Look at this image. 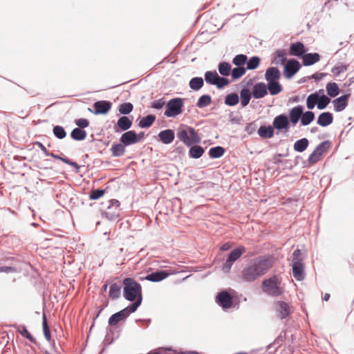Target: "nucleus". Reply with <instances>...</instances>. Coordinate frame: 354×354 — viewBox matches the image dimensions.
Wrapping results in <instances>:
<instances>
[{
    "label": "nucleus",
    "instance_id": "obj_26",
    "mask_svg": "<svg viewBox=\"0 0 354 354\" xmlns=\"http://www.w3.org/2000/svg\"><path fill=\"white\" fill-rule=\"evenodd\" d=\"M112 156L114 157H119L123 156L126 151L125 145L122 142L118 144H114L111 148Z\"/></svg>",
    "mask_w": 354,
    "mask_h": 354
},
{
    "label": "nucleus",
    "instance_id": "obj_11",
    "mask_svg": "<svg viewBox=\"0 0 354 354\" xmlns=\"http://www.w3.org/2000/svg\"><path fill=\"white\" fill-rule=\"evenodd\" d=\"M94 113L98 114H106L111 108V103L109 101L100 100L94 103Z\"/></svg>",
    "mask_w": 354,
    "mask_h": 354
},
{
    "label": "nucleus",
    "instance_id": "obj_63",
    "mask_svg": "<svg viewBox=\"0 0 354 354\" xmlns=\"http://www.w3.org/2000/svg\"><path fill=\"white\" fill-rule=\"evenodd\" d=\"M36 145L41 149V150L46 155L49 156L50 153H48V151L47 150L46 147L41 142H37Z\"/></svg>",
    "mask_w": 354,
    "mask_h": 354
},
{
    "label": "nucleus",
    "instance_id": "obj_21",
    "mask_svg": "<svg viewBox=\"0 0 354 354\" xmlns=\"http://www.w3.org/2000/svg\"><path fill=\"white\" fill-rule=\"evenodd\" d=\"M169 275V273L165 270L157 271L147 275L145 279L153 282H158L166 279Z\"/></svg>",
    "mask_w": 354,
    "mask_h": 354
},
{
    "label": "nucleus",
    "instance_id": "obj_47",
    "mask_svg": "<svg viewBox=\"0 0 354 354\" xmlns=\"http://www.w3.org/2000/svg\"><path fill=\"white\" fill-rule=\"evenodd\" d=\"M330 143L328 141H324L321 142L314 150L318 153H320V156H322V155L326 153L328 149L330 148Z\"/></svg>",
    "mask_w": 354,
    "mask_h": 354
},
{
    "label": "nucleus",
    "instance_id": "obj_24",
    "mask_svg": "<svg viewBox=\"0 0 354 354\" xmlns=\"http://www.w3.org/2000/svg\"><path fill=\"white\" fill-rule=\"evenodd\" d=\"M158 136L161 142L164 144H170L174 140L175 134L173 130L167 129L160 131Z\"/></svg>",
    "mask_w": 354,
    "mask_h": 354
},
{
    "label": "nucleus",
    "instance_id": "obj_42",
    "mask_svg": "<svg viewBox=\"0 0 354 354\" xmlns=\"http://www.w3.org/2000/svg\"><path fill=\"white\" fill-rule=\"evenodd\" d=\"M211 103H212L211 97L208 95H203L199 97L196 105L199 108H203V107L209 106Z\"/></svg>",
    "mask_w": 354,
    "mask_h": 354
},
{
    "label": "nucleus",
    "instance_id": "obj_18",
    "mask_svg": "<svg viewBox=\"0 0 354 354\" xmlns=\"http://www.w3.org/2000/svg\"><path fill=\"white\" fill-rule=\"evenodd\" d=\"M136 138V133L134 131H129L122 135L120 142L125 146L131 145L138 142Z\"/></svg>",
    "mask_w": 354,
    "mask_h": 354
},
{
    "label": "nucleus",
    "instance_id": "obj_9",
    "mask_svg": "<svg viewBox=\"0 0 354 354\" xmlns=\"http://www.w3.org/2000/svg\"><path fill=\"white\" fill-rule=\"evenodd\" d=\"M216 302L223 308H229L232 305V297L227 291H221L216 297Z\"/></svg>",
    "mask_w": 354,
    "mask_h": 354
},
{
    "label": "nucleus",
    "instance_id": "obj_38",
    "mask_svg": "<svg viewBox=\"0 0 354 354\" xmlns=\"http://www.w3.org/2000/svg\"><path fill=\"white\" fill-rule=\"evenodd\" d=\"M225 153V149L222 147H214L209 149V155L212 158L221 157Z\"/></svg>",
    "mask_w": 354,
    "mask_h": 354
},
{
    "label": "nucleus",
    "instance_id": "obj_1",
    "mask_svg": "<svg viewBox=\"0 0 354 354\" xmlns=\"http://www.w3.org/2000/svg\"><path fill=\"white\" fill-rule=\"evenodd\" d=\"M273 260L271 257H259L245 267L241 271L242 280L252 282L264 275L272 266Z\"/></svg>",
    "mask_w": 354,
    "mask_h": 354
},
{
    "label": "nucleus",
    "instance_id": "obj_6",
    "mask_svg": "<svg viewBox=\"0 0 354 354\" xmlns=\"http://www.w3.org/2000/svg\"><path fill=\"white\" fill-rule=\"evenodd\" d=\"M292 275L297 281H303L306 277L304 261H295L292 265Z\"/></svg>",
    "mask_w": 354,
    "mask_h": 354
},
{
    "label": "nucleus",
    "instance_id": "obj_54",
    "mask_svg": "<svg viewBox=\"0 0 354 354\" xmlns=\"http://www.w3.org/2000/svg\"><path fill=\"white\" fill-rule=\"evenodd\" d=\"M232 71V77L233 79H239L245 73V69L243 67L234 68Z\"/></svg>",
    "mask_w": 354,
    "mask_h": 354
},
{
    "label": "nucleus",
    "instance_id": "obj_20",
    "mask_svg": "<svg viewBox=\"0 0 354 354\" xmlns=\"http://www.w3.org/2000/svg\"><path fill=\"white\" fill-rule=\"evenodd\" d=\"M279 70L276 67L268 68L265 74V78L268 82H277L280 79Z\"/></svg>",
    "mask_w": 354,
    "mask_h": 354
},
{
    "label": "nucleus",
    "instance_id": "obj_55",
    "mask_svg": "<svg viewBox=\"0 0 354 354\" xmlns=\"http://www.w3.org/2000/svg\"><path fill=\"white\" fill-rule=\"evenodd\" d=\"M105 193L104 189H93L91 192L89 198L91 200H97L102 197Z\"/></svg>",
    "mask_w": 354,
    "mask_h": 354
},
{
    "label": "nucleus",
    "instance_id": "obj_2",
    "mask_svg": "<svg viewBox=\"0 0 354 354\" xmlns=\"http://www.w3.org/2000/svg\"><path fill=\"white\" fill-rule=\"evenodd\" d=\"M122 283L124 298L128 301H135L128 307L130 308V311L135 312L142 302V287L139 283L129 277L125 278Z\"/></svg>",
    "mask_w": 354,
    "mask_h": 354
},
{
    "label": "nucleus",
    "instance_id": "obj_31",
    "mask_svg": "<svg viewBox=\"0 0 354 354\" xmlns=\"http://www.w3.org/2000/svg\"><path fill=\"white\" fill-rule=\"evenodd\" d=\"M71 136L75 140H83L86 137V132L80 128H75L71 133Z\"/></svg>",
    "mask_w": 354,
    "mask_h": 354
},
{
    "label": "nucleus",
    "instance_id": "obj_46",
    "mask_svg": "<svg viewBox=\"0 0 354 354\" xmlns=\"http://www.w3.org/2000/svg\"><path fill=\"white\" fill-rule=\"evenodd\" d=\"M189 138L191 145L201 142V138L192 127H189Z\"/></svg>",
    "mask_w": 354,
    "mask_h": 354
},
{
    "label": "nucleus",
    "instance_id": "obj_15",
    "mask_svg": "<svg viewBox=\"0 0 354 354\" xmlns=\"http://www.w3.org/2000/svg\"><path fill=\"white\" fill-rule=\"evenodd\" d=\"M349 94L342 95L333 101L334 109L337 112L343 111L348 105Z\"/></svg>",
    "mask_w": 354,
    "mask_h": 354
},
{
    "label": "nucleus",
    "instance_id": "obj_32",
    "mask_svg": "<svg viewBox=\"0 0 354 354\" xmlns=\"http://www.w3.org/2000/svg\"><path fill=\"white\" fill-rule=\"evenodd\" d=\"M42 328L45 339L50 342L51 340L50 330L47 322L46 315L44 313L42 316Z\"/></svg>",
    "mask_w": 354,
    "mask_h": 354
},
{
    "label": "nucleus",
    "instance_id": "obj_17",
    "mask_svg": "<svg viewBox=\"0 0 354 354\" xmlns=\"http://www.w3.org/2000/svg\"><path fill=\"white\" fill-rule=\"evenodd\" d=\"M267 94V87L264 83L260 82L254 85L252 88V95L254 98H262Z\"/></svg>",
    "mask_w": 354,
    "mask_h": 354
},
{
    "label": "nucleus",
    "instance_id": "obj_36",
    "mask_svg": "<svg viewBox=\"0 0 354 354\" xmlns=\"http://www.w3.org/2000/svg\"><path fill=\"white\" fill-rule=\"evenodd\" d=\"M218 70L221 75L228 76L232 71L231 65L228 62H221L218 64Z\"/></svg>",
    "mask_w": 354,
    "mask_h": 354
},
{
    "label": "nucleus",
    "instance_id": "obj_52",
    "mask_svg": "<svg viewBox=\"0 0 354 354\" xmlns=\"http://www.w3.org/2000/svg\"><path fill=\"white\" fill-rule=\"evenodd\" d=\"M247 59L248 57L246 55L240 54L234 57L232 62L234 65L240 66L245 64V63L247 61Z\"/></svg>",
    "mask_w": 354,
    "mask_h": 354
},
{
    "label": "nucleus",
    "instance_id": "obj_35",
    "mask_svg": "<svg viewBox=\"0 0 354 354\" xmlns=\"http://www.w3.org/2000/svg\"><path fill=\"white\" fill-rule=\"evenodd\" d=\"M315 119V114L312 111H306L305 113L303 112L301 117V122L302 125L306 126L308 125L311 122H313Z\"/></svg>",
    "mask_w": 354,
    "mask_h": 354
},
{
    "label": "nucleus",
    "instance_id": "obj_12",
    "mask_svg": "<svg viewBox=\"0 0 354 354\" xmlns=\"http://www.w3.org/2000/svg\"><path fill=\"white\" fill-rule=\"evenodd\" d=\"M275 309L281 319L286 318L290 313L289 304L283 301H277L275 303Z\"/></svg>",
    "mask_w": 354,
    "mask_h": 354
},
{
    "label": "nucleus",
    "instance_id": "obj_64",
    "mask_svg": "<svg viewBox=\"0 0 354 354\" xmlns=\"http://www.w3.org/2000/svg\"><path fill=\"white\" fill-rule=\"evenodd\" d=\"M53 157L61 160L62 162H65L66 164L70 165L71 162V160L68 158H61L58 156L53 155V153L50 154Z\"/></svg>",
    "mask_w": 354,
    "mask_h": 354
},
{
    "label": "nucleus",
    "instance_id": "obj_5",
    "mask_svg": "<svg viewBox=\"0 0 354 354\" xmlns=\"http://www.w3.org/2000/svg\"><path fill=\"white\" fill-rule=\"evenodd\" d=\"M245 252V248L243 246H240L234 249L229 254L227 259L223 266V270L225 272H230L233 263L239 259L243 254Z\"/></svg>",
    "mask_w": 354,
    "mask_h": 354
},
{
    "label": "nucleus",
    "instance_id": "obj_41",
    "mask_svg": "<svg viewBox=\"0 0 354 354\" xmlns=\"http://www.w3.org/2000/svg\"><path fill=\"white\" fill-rule=\"evenodd\" d=\"M241 102L243 106H245L250 102L251 98L250 91L247 88L241 90Z\"/></svg>",
    "mask_w": 354,
    "mask_h": 354
},
{
    "label": "nucleus",
    "instance_id": "obj_10",
    "mask_svg": "<svg viewBox=\"0 0 354 354\" xmlns=\"http://www.w3.org/2000/svg\"><path fill=\"white\" fill-rule=\"evenodd\" d=\"M272 124L273 127L277 130H288L290 122L286 115L281 114L274 118Z\"/></svg>",
    "mask_w": 354,
    "mask_h": 354
},
{
    "label": "nucleus",
    "instance_id": "obj_61",
    "mask_svg": "<svg viewBox=\"0 0 354 354\" xmlns=\"http://www.w3.org/2000/svg\"><path fill=\"white\" fill-rule=\"evenodd\" d=\"M17 270L16 268L12 266H1L0 267V272L6 273H15Z\"/></svg>",
    "mask_w": 354,
    "mask_h": 354
},
{
    "label": "nucleus",
    "instance_id": "obj_3",
    "mask_svg": "<svg viewBox=\"0 0 354 354\" xmlns=\"http://www.w3.org/2000/svg\"><path fill=\"white\" fill-rule=\"evenodd\" d=\"M262 289L264 292L272 296H279L283 292L281 286V279L277 275L266 279L262 282Z\"/></svg>",
    "mask_w": 354,
    "mask_h": 354
},
{
    "label": "nucleus",
    "instance_id": "obj_4",
    "mask_svg": "<svg viewBox=\"0 0 354 354\" xmlns=\"http://www.w3.org/2000/svg\"><path fill=\"white\" fill-rule=\"evenodd\" d=\"M183 105V101L181 98L170 100L166 105L165 115L169 118L176 117L182 113Z\"/></svg>",
    "mask_w": 354,
    "mask_h": 354
},
{
    "label": "nucleus",
    "instance_id": "obj_28",
    "mask_svg": "<svg viewBox=\"0 0 354 354\" xmlns=\"http://www.w3.org/2000/svg\"><path fill=\"white\" fill-rule=\"evenodd\" d=\"M286 60V52L285 50H278L274 54L272 63L275 64H283Z\"/></svg>",
    "mask_w": 354,
    "mask_h": 354
},
{
    "label": "nucleus",
    "instance_id": "obj_53",
    "mask_svg": "<svg viewBox=\"0 0 354 354\" xmlns=\"http://www.w3.org/2000/svg\"><path fill=\"white\" fill-rule=\"evenodd\" d=\"M346 70H347V66L344 64H338V65L334 66L332 68L331 72L333 74V75L338 76L341 73L345 72Z\"/></svg>",
    "mask_w": 354,
    "mask_h": 354
},
{
    "label": "nucleus",
    "instance_id": "obj_22",
    "mask_svg": "<svg viewBox=\"0 0 354 354\" xmlns=\"http://www.w3.org/2000/svg\"><path fill=\"white\" fill-rule=\"evenodd\" d=\"M320 60V55L317 53H306L302 56V62L304 66H310Z\"/></svg>",
    "mask_w": 354,
    "mask_h": 354
},
{
    "label": "nucleus",
    "instance_id": "obj_30",
    "mask_svg": "<svg viewBox=\"0 0 354 354\" xmlns=\"http://www.w3.org/2000/svg\"><path fill=\"white\" fill-rule=\"evenodd\" d=\"M326 91L329 96L334 97L337 96L339 93V88L337 83L335 82H329L327 84Z\"/></svg>",
    "mask_w": 354,
    "mask_h": 354
},
{
    "label": "nucleus",
    "instance_id": "obj_37",
    "mask_svg": "<svg viewBox=\"0 0 354 354\" xmlns=\"http://www.w3.org/2000/svg\"><path fill=\"white\" fill-rule=\"evenodd\" d=\"M204 84L203 79L202 77H194L189 81V86L194 91H198L203 87Z\"/></svg>",
    "mask_w": 354,
    "mask_h": 354
},
{
    "label": "nucleus",
    "instance_id": "obj_29",
    "mask_svg": "<svg viewBox=\"0 0 354 354\" xmlns=\"http://www.w3.org/2000/svg\"><path fill=\"white\" fill-rule=\"evenodd\" d=\"M259 135L262 138H270L274 136L273 127L261 126L258 130Z\"/></svg>",
    "mask_w": 354,
    "mask_h": 354
},
{
    "label": "nucleus",
    "instance_id": "obj_25",
    "mask_svg": "<svg viewBox=\"0 0 354 354\" xmlns=\"http://www.w3.org/2000/svg\"><path fill=\"white\" fill-rule=\"evenodd\" d=\"M177 137L187 146H191L189 138V127H181L178 129Z\"/></svg>",
    "mask_w": 354,
    "mask_h": 354
},
{
    "label": "nucleus",
    "instance_id": "obj_49",
    "mask_svg": "<svg viewBox=\"0 0 354 354\" xmlns=\"http://www.w3.org/2000/svg\"><path fill=\"white\" fill-rule=\"evenodd\" d=\"M260 64V59L258 57H252L247 62V69L254 70L256 69Z\"/></svg>",
    "mask_w": 354,
    "mask_h": 354
},
{
    "label": "nucleus",
    "instance_id": "obj_8",
    "mask_svg": "<svg viewBox=\"0 0 354 354\" xmlns=\"http://www.w3.org/2000/svg\"><path fill=\"white\" fill-rule=\"evenodd\" d=\"M132 312L130 311V308L127 307L123 310L113 314L111 315L109 319V324L110 326H115L120 321L126 319L130 313Z\"/></svg>",
    "mask_w": 354,
    "mask_h": 354
},
{
    "label": "nucleus",
    "instance_id": "obj_34",
    "mask_svg": "<svg viewBox=\"0 0 354 354\" xmlns=\"http://www.w3.org/2000/svg\"><path fill=\"white\" fill-rule=\"evenodd\" d=\"M318 93H315L309 95L306 100V106L308 109H313L315 106L317 105V101L319 100Z\"/></svg>",
    "mask_w": 354,
    "mask_h": 354
},
{
    "label": "nucleus",
    "instance_id": "obj_7",
    "mask_svg": "<svg viewBox=\"0 0 354 354\" xmlns=\"http://www.w3.org/2000/svg\"><path fill=\"white\" fill-rule=\"evenodd\" d=\"M300 67V64L297 60H288L284 67L286 77L291 78L299 70Z\"/></svg>",
    "mask_w": 354,
    "mask_h": 354
},
{
    "label": "nucleus",
    "instance_id": "obj_43",
    "mask_svg": "<svg viewBox=\"0 0 354 354\" xmlns=\"http://www.w3.org/2000/svg\"><path fill=\"white\" fill-rule=\"evenodd\" d=\"M219 75L216 71H207L205 74V80L206 82L210 84H215L216 80Z\"/></svg>",
    "mask_w": 354,
    "mask_h": 354
},
{
    "label": "nucleus",
    "instance_id": "obj_50",
    "mask_svg": "<svg viewBox=\"0 0 354 354\" xmlns=\"http://www.w3.org/2000/svg\"><path fill=\"white\" fill-rule=\"evenodd\" d=\"M54 135L59 139H63L66 137V133L62 126H55L53 129Z\"/></svg>",
    "mask_w": 354,
    "mask_h": 354
},
{
    "label": "nucleus",
    "instance_id": "obj_60",
    "mask_svg": "<svg viewBox=\"0 0 354 354\" xmlns=\"http://www.w3.org/2000/svg\"><path fill=\"white\" fill-rule=\"evenodd\" d=\"M301 252L299 249L295 250L292 253V263L295 261H304L303 258L301 257Z\"/></svg>",
    "mask_w": 354,
    "mask_h": 354
},
{
    "label": "nucleus",
    "instance_id": "obj_13",
    "mask_svg": "<svg viewBox=\"0 0 354 354\" xmlns=\"http://www.w3.org/2000/svg\"><path fill=\"white\" fill-rule=\"evenodd\" d=\"M131 125L132 120L127 116H122L118 119L114 129L115 132L118 133L129 129Z\"/></svg>",
    "mask_w": 354,
    "mask_h": 354
},
{
    "label": "nucleus",
    "instance_id": "obj_23",
    "mask_svg": "<svg viewBox=\"0 0 354 354\" xmlns=\"http://www.w3.org/2000/svg\"><path fill=\"white\" fill-rule=\"evenodd\" d=\"M333 121V114L330 112H324L319 115L317 123L322 127H326L330 124Z\"/></svg>",
    "mask_w": 354,
    "mask_h": 354
},
{
    "label": "nucleus",
    "instance_id": "obj_44",
    "mask_svg": "<svg viewBox=\"0 0 354 354\" xmlns=\"http://www.w3.org/2000/svg\"><path fill=\"white\" fill-rule=\"evenodd\" d=\"M17 331L24 337L27 338L28 340H30L31 342L35 343V339L33 337V336L29 333V331L27 330L26 327L25 326H17Z\"/></svg>",
    "mask_w": 354,
    "mask_h": 354
},
{
    "label": "nucleus",
    "instance_id": "obj_59",
    "mask_svg": "<svg viewBox=\"0 0 354 354\" xmlns=\"http://www.w3.org/2000/svg\"><path fill=\"white\" fill-rule=\"evenodd\" d=\"M76 125L80 128H86L89 125V122L87 119L80 118L75 121Z\"/></svg>",
    "mask_w": 354,
    "mask_h": 354
},
{
    "label": "nucleus",
    "instance_id": "obj_58",
    "mask_svg": "<svg viewBox=\"0 0 354 354\" xmlns=\"http://www.w3.org/2000/svg\"><path fill=\"white\" fill-rule=\"evenodd\" d=\"M165 104V101L163 98L159 99L152 102L151 107L156 109H161Z\"/></svg>",
    "mask_w": 354,
    "mask_h": 354
},
{
    "label": "nucleus",
    "instance_id": "obj_45",
    "mask_svg": "<svg viewBox=\"0 0 354 354\" xmlns=\"http://www.w3.org/2000/svg\"><path fill=\"white\" fill-rule=\"evenodd\" d=\"M133 104L130 102L122 103L119 106L118 111L121 114L127 115L133 110Z\"/></svg>",
    "mask_w": 354,
    "mask_h": 354
},
{
    "label": "nucleus",
    "instance_id": "obj_16",
    "mask_svg": "<svg viewBox=\"0 0 354 354\" xmlns=\"http://www.w3.org/2000/svg\"><path fill=\"white\" fill-rule=\"evenodd\" d=\"M122 282L120 281L112 282L110 284L109 297L114 300L120 297L121 295Z\"/></svg>",
    "mask_w": 354,
    "mask_h": 354
},
{
    "label": "nucleus",
    "instance_id": "obj_51",
    "mask_svg": "<svg viewBox=\"0 0 354 354\" xmlns=\"http://www.w3.org/2000/svg\"><path fill=\"white\" fill-rule=\"evenodd\" d=\"M319 99L317 101V108L319 109H324L330 102V98L325 95H319Z\"/></svg>",
    "mask_w": 354,
    "mask_h": 354
},
{
    "label": "nucleus",
    "instance_id": "obj_40",
    "mask_svg": "<svg viewBox=\"0 0 354 354\" xmlns=\"http://www.w3.org/2000/svg\"><path fill=\"white\" fill-rule=\"evenodd\" d=\"M156 120V117L153 115H149L140 120L139 126L142 128L149 127L152 125Z\"/></svg>",
    "mask_w": 354,
    "mask_h": 354
},
{
    "label": "nucleus",
    "instance_id": "obj_27",
    "mask_svg": "<svg viewBox=\"0 0 354 354\" xmlns=\"http://www.w3.org/2000/svg\"><path fill=\"white\" fill-rule=\"evenodd\" d=\"M267 90L269 91L272 95L279 94L282 91V87L279 81L268 82Z\"/></svg>",
    "mask_w": 354,
    "mask_h": 354
},
{
    "label": "nucleus",
    "instance_id": "obj_57",
    "mask_svg": "<svg viewBox=\"0 0 354 354\" xmlns=\"http://www.w3.org/2000/svg\"><path fill=\"white\" fill-rule=\"evenodd\" d=\"M228 84L229 80L227 78L218 76L214 85H216L217 88H221L227 86Z\"/></svg>",
    "mask_w": 354,
    "mask_h": 354
},
{
    "label": "nucleus",
    "instance_id": "obj_56",
    "mask_svg": "<svg viewBox=\"0 0 354 354\" xmlns=\"http://www.w3.org/2000/svg\"><path fill=\"white\" fill-rule=\"evenodd\" d=\"M322 158V156H320V153H318L315 151H313V152L309 156L308 161L310 165H314L316 162H317Z\"/></svg>",
    "mask_w": 354,
    "mask_h": 354
},
{
    "label": "nucleus",
    "instance_id": "obj_62",
    "mask_svg": "<svg viewBox=\"0 0 354 354\" xmlns=\"http://www.w3.org/2000/svg\"><path fill=\"white\" fill-rule=\"evenodd\" d=\"M232 243L227 242L221 246V250L223 251H227V250H230L232 248Z\"/></svg>",
    "mask_w": 354,
    "mask_h": 354
},
{
    "label": "nucleus",
    "instance_id": "obj_48",
    "mask_svg": "<svg viewBox=\"0 0 354 354\" xmlns=\"http://www.w3.org/2000/svg\"><path fill=\"white\" fill-rule=\"evenodd\" d=\"M239 102V96L236 93L227 95L225 99V103L229 106H234Z\"/></svg>",
    "mask_w": 354,
    "mask_h": 354
},
{
    "label": "nucleus",
    "instance_id": "obj_39",
    "mask_svg": "<svg viewBox=\"0 0 354 354\" xmlns=\"http://www.w3.org/2000/svg\"><path fill=\"white\" fill-rule=\"evenodd\" d=\"M204 149L201 146H193L189 149V156L194 158H199L203 156Z\"/></svg>",
    "mask_w": 354,
    "mask_h": 354
},
{
    "label": "nucleus",
    "instance_id": "obj_14",
    "mask_svg": "<svg viewBox=\"0 0 354 354\" xmlns=\"http://www.w3.org/2000/svg\"><path fill=\"white\" fill-rule=\"evenodd\" d=\"M303 111L304 108L300 105L295 106L289 111V122L293 126H295L299 122V119H301Z\"/></svg>",
    "mask_w": 354,
    "mask_h": 354
},
{
    "label": "nucleus",
    "instance_id": "obj_33",
    "mask_svg": "<svg viewBox=\"0 0 354 354\" xmlns=\"http://www.w3.org/2000/svg\"><path fill=\"white\" fill-rule=\"evenodd\" d=\"M308 146L307 138H302L296 141L294 144V149L298 152H302L306 149Z\"/></svg>",
    "mask_w": 354,
    "mask_h": 354
},
{
    "label": "nucleus",
    "instance_id": "obj_19",
    "mask_svg": "<svg viewBox=\"0 0 354 354\" xmlns=\"http://www.w3.org/2000/svg\"><path fill=\"white\" fill-rule=\"evenodd\" d=\"M306 52L304 44L301 42L292 44L290 46V54L293 56H303Z\"/></svg>",
    "mask_w": 354,
    "mask_h": 354
}]
</instances>
